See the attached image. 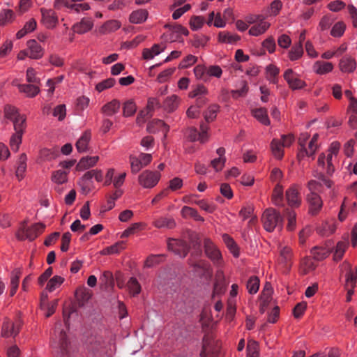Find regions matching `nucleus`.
<instances>
[{"mask_svg": "<svg viewBox=\"0 0 357 357\" xmlns=\"http://www.w3.org/2000/svg\"><path fill=\"white\" fill-rule=\"evenodd\" d=\"M128 287L134 296L138 294L141 290L140 284L135 278H130L128 282Z\"/></svg>", "mask_w": 357, "mask_h": 357, "instance_id": "53", "label": "nucleus"}, {"mask_svg": "<svg viewBox=\"0 0 357 357\" xmlns=\"http://www.w3.org/2000/svg\"><path fill=\"white\" fill-rule=\"evenodd\" d=\"M100 280L105 286H113L114 284L113 274L112 272L104 271Z\"/></svg>", "mask_w": 357, "mask_h": 357, "instance_id": "58", "label": "nucleus"}, {"mask_svg": "<svg viewBox=\"0 0 357 357\" xmlns=\"http://www.w3.org/2000/svg\"><path fill=\"white\" fill-rule=\"evenodd\" d=\"M211 338L205 335L203 338V344H202V350L200 352V357H206L208 352H210L211 349Z\"/></svg>", "mask_w": 357, "mask_h": 357, "instance_id": "49", "label": "nucleus"}, {"mask_svg": "<svg viewBox=\"0 0 357 357\" xmlns=\"http://www.w3.org/2000/svg\"><path fill=\"white\" fill-rule=\"evenodd\" d=\"M261 221L264 229L272 232L276 227H282L283 218L275 209L268 208L264 212Z\"/></svg>", "mask_w": 357, "mask_h": 357, "instance_id": "1", "label": "nucleus"}, {"mask_svg": "<svg viewBox=\"0 0 357 357\" xmlns=\"http://www.w3.org/2000/svg\"><path fill=\"white\" fill-rule=\"evenodd\" d=\"M45 228V225L43 223H36L28 227L26 230L27 239L33 241L43 232Z\"/></svg>", "mask_w": 357, "mask_h": 357, "instance_id": "20", "label": "nucleus"}, {"mask_svg": "<svg viewBox=\"0 0 357 357\" xmlns=\"http://www.w3.org/2000/svg\"><path fill=\"white\" fill-rule=\"evenodd\" d=\"M91 134L89 130L85 131L76 143V148L79 152H84L87 149L88 144L91 139Z\"/></svg>", "mask_w": 357, "mask_h": 357, "instance_id": "25", "label": "nucleus"}, {"mask_svg": "<svg viewBox=\"0 0 357 357\" xmlns=\"http://www.w3.org/2000/svg\"><path fill=\"white\" fill-rule=\"evenodd\" d=\"M181 215L184 218L191 217L197 221L203 222L204 218L199 215L197 211L193 208L189 206H183L181 209Z\"/></svg>", "mask_w": 357, "mask_h": 357, "instance_id": "34", "label": "nucleus"}, {"mask_svg": "<svg viewBox=\"0 0 357 357\" xmlns=\"http://www.w3.org/2000/svg\"><path fill=\"white\" fill-rule=\"evenodd\" d=\"M240 36L236 34L231 33L228 31H220L218 34L219 41L234 44L240 40Z\"/></svg>", "mask_w": 357, "mask_h": 357, "instance_id": "33", "label": "nucleus"}, {"mask_svg": "<svg viewBox=\"0 0 357 357\" xmlns=\"http://www.w3.org/2000/svg\"><path fill=\"white\" fill-rule=\"evenodd\" d=\"M303 53V45L301 43H298L295 46L292 47L291 51L289 52V59L291 61H295L298 59Z\"/></svg>", "mask_w": 357, "mask_h": 357, "instance_id": "48", "label": "nucleus"}, {"mask_svg": "<svg viewBox=\"0 0 357 357\" xmlns=\"http://www.w3.org/2000/svg\"><path fill=\"white\" fill-rule=\"evenodd\" d=\"M146 130L150 133H155L161 130L166 135L169 131V126L160 119H153L148 123Z\"/></svg>", "mask_w": 357, "mask_h": 357, "instance_id": "15", "label": "nucleus"}, {"mask_svg": "<svg viewBox=\"0 0 357 357\" xmlns=\"http://www.w3.org/2000/svg\"><path fill=\"white\" fill-rule=\"evenodd\" d=\"M252 113L253 116L262 124L266 126L270 124V120L268 117L266 109L263 107L257 108L253 109Z\"/></svg>", "mask_w": 357, "mask_h": 357, "instance_id": "30", "label": "nucleus"}, {"mask_svg": "<svg viewBox=\"0 0 357 357\" xmlns=\"http://www.w3.org/2000/svg\"><path fill=\"white\" fill-rule=\"evenodd\" d=\"M317 265L315 264L314 259L310 257H305L302 260L301 262V272L303 274L305 275L310 271H312L315 269Z\"/></svg>", "mask_w": 357, "mask_h": 357, "instance_id": "35", "label": "nucleus"}, {"mask_svg": "<svg viewBox=\"0 0 357 357\" xmlns=\"http://www.w3.org/2000/svg\"><path fill=\"white\" fill-rule=\"evenodd\" d=\"M130 167L131 172L133 174H137L139 170L143 168V165H142L140 160L138 158L130 155Z\"/></svg>", "mask_w": 357, "mask_h": 357, "instance_id": "55", "label": "nucleus"}, {"mask_svg": "<svg viewBox=\"0 0 357 357\" xmlns=\"http://www.w3.org/2000/svg\"><path fill=\"white\" fill-rule=\"evenodd\" d=\"M148 16V12L146 10L140 9L133 11L130 15V21L132 23L140 24L144 22Z\"/></svg>", "mask_w": 357, "mask_h": 357, "instance_id": "29", "label": "nucleus"}, {"mask_svg": "<svg viewBox=\"0 0 357 357\" xmlns=\"http://www.w3.org/2000/svg\"><path fill=\"white\" fill-rule=\"evenodd\" d=\"M307 201L309 204V213L316 215L321 211L323 202L319 194L309 193L307 195Z\"/></svg>", "mask_w": 357, "mask_h": 357, "instance_id": "9", "label": "nucleus"}, {"mask_svg": "<svg viewBox=\"0 0 357 357\" xmlns=\"http://www.w3.org/2000/svg\"><path fill=\"white\" fill-rule=\"evenodd\" d=\"M312 252L315 259L322 260L329 255L331 250L329 248H327L315 247L313 248Z\"/></svg>", "mask_w": 357, "mask_h": 357, "instance_id": "39", "label": "nucleus"}, {"mask_svg": "<svg viewBox=\"0 0 357 357\" xmlns=\"http://www.w3.org/2000/svg\"><path fill=\"white\" fill-rule=\"evenodd\" d=\"M160 176L161 175L158 172L146 170L139 176L138 181L144 188H151L157 185Z\"/></svg>", "mask_w": 357, "mask_h": 357, "instance_id": "2", "label": "nucleus"}, {"mask_svg": "<svg viewBox=\"0 0 357 357\" xmlns=\"http://www.w3.org/2000/svg\"><path fill=\"white\" fill-rule=\"evenodd\" d=\"M204 23V18L201 16H194L190 19V25L192 30H198Z\"/></svg>", "mask_w": 357, "mask_h": 357, "instance_id": "56", "label": "nucleus"}, {"mask_svg": "<svg viewBox=\"0 0 357 357\" xmlns=\"http://www.w3.org/2000/svg\"><path fill=\"white\" fill-rule=\"evenodd\" d=\"M307 188L310 191V193L318 194L321 192V182L315 180H310L307 183Z\"/></svg>", "mask_w": 357, "mask_h": 357, "instance_id": "60", "label": "nucleus"}, {"mask_svg": "<svg viewBox=\"0 0 357 357\" xmlns=\"http://www.w3.org/2000/svg\"><path fill=\"white\" fill-rule=\"evenodd\" d=\"M59 349L63 357L70 356L69 342L67 335L63 331H60L59 340Z\"/></svg>", "mask_w": 357, "mask_h": 357, "instance_id": "17", "label": "nucleus"}, {"mask_svg": "<svg viewBox=\"0 0 357 357\" xmlns=\"http://www.w3.org/2000/svg\"><path fill=\"white\" fill-rule=\"evenodd\" d=\"M222 239L233 255L235 257H238L239 255L238 247L233 238H231L228 234H225L222 235Z\"/></svg>", "mask_w": 357, "mask_h": 357, "instance_id": "36", "label": "nucleus"}, {"mask_svg": "<svg viewBox=\"0 0 357 357\" xmlns=\"http://www.w3.org/2000/svg\"><path fill=\"white\" fill-rule=\"evenodd\" d=\"M219 105L216 104L211 105L208 107V109L204 113V118L207 122L213 121L215 118L218 112L219 111Z\"/></svg>", "mask_w": 357, "mask_h": 357, "instance_id": "43", "label": "nucleus"}, {"mask_svg": "<svg viewBox=\"0 0 357 357\" xmlns=\"http://www.w3.org/2000/svg\"><path fill=\"white\" fill-rule=\"evenodd\" d=\"M356 61L351 56H345L340 61V68L344 73H351L356 69Z\"/></svg>", "mask_w": 357, "mask_h": 357, "instance_id": "19", "label": "nucleus"}, {"mask_svg": "<svg viewBox=\"0 0 357 357\" xmlns=\"http://www.w3.org/2000/svg\"><path fill=\"white\" fill-rule=\"evenodd\" d=\"M249 23H256L249 30V34L258 36L264 33L270 26V23L264 22L261 15H257L248 21Z\"/></svg>", "mask_w": 357, "mask_h": 357, "instance_id": "4", "label": "nucleus"}, {"mask_svg": "<svg viewBox=\"0 0 357 357\" xmlns=\"http://www.w3.org/2000/svg\"><path fill=\"white\" fill-rule=\"evenodd\" d=\"M14 12L10 9H3L0 11V26H3L12 23L15 20Z\"/></svg>", "mask_w": 357, "mask_h": 357, "instance_id": "28", "label": "nucleus"}, {"mask_svg": "<svg viewBox=\"0 0 357 357\" xmlns=\"http://www.w3.org/2000/svg\"><path fill=\"white\" fill-rule=\"evenodd\" d=\"M13 84L18 87L21 93H24L29 98H33L40 92V88L38 84H17L16 81H13Z\"/></svg>", "mask_w": 357, "mask_h": 357, "instance_id": "11", "label": "nucleus"}, {"mask_svg": "<svg viewBox=\"0 0 357 357\" xmlns=\"http://www.w3.org/2000/svg\"><path fill=\"white\" fill-rule=\"evenodd\" d=\"M284 78L292 90L301 89L306 86L305 82L299 79L298 75L290 68L285 70Z\"/></svg>", "mask_w": 357, "mask_h": 357, "instance_id": "6", "label": "nucleus"}, {"mask_svg": "<svg viewBox=\"0 0 357 357\" xmlns=\"http://www.w3.org/2000/svg\"><path fill=\"white\" fill-rule=\"evenodd\" d=\"M64 281V278L59 276L55 275L52 279L49 280V282L47 284L46 289L52 292L54 291L56 288H58Z\"/></svg>", "mask_w": 357, "mask_h": 357, "instance_id": "46", "label": "nucleus"}, {"mask_svg": "<svg viewBox=\"0 0 357 357\" xmlns=\"http://www.w3.org/2000/svg\"><path fill=\"white\" fill-rule=\"evenodd\" d=\"M98 156H88L82 158L77 165V170H84L94 166L98 161Z\"/></svg>", "mask_w": 357, "mask_h": 357, "instance_id": "22", "label": "nucleus"}, {"mask_svg": "<svg viewBox=\"0 0 357 357\" xmlns=\"http://www.w3.org/2000/svg\"><path fill=\"white\" fill-rule=\"evenodd\" d=\"M248 356L257 357L258 356V344L255 341H249L247 346Z\"/></svg>", "mask_w": 357, "mask_h": 357, "instance_id": "61", "label": "nucleus"}, {"mask_svg": "<svg viewBox=\"0 0 357 357\" xmlns=\"http://www.w3.org/2000/svg\"><path fill=\"white\" fill-rule=\"evenodd\" d=\"M29 57L33 59H38L43 55V50L40 45L35 40H30L27 42Z\"/></svg>", "mask_w": 357, "mask_h": 357, "instance_id": "14", "label": "nucleus"}, {"mask_svg": "<svg viewBox=\"0 0 357 357\" xmlns=\"http://www.w3.org/2000/svg\"><path fill=\"white\" fill-rule=\"evenodd\" d=\"M14 130L15 133L24 134V130L26 127V117L24 115L14 120L13 121Z\"/></svg>", "mask_w": 357, "mask_h": 357, "instance_id": "40", "label": "nucleus"}, {"mask_svg": "<svg viewBox=\"0 0 357 357\" xmlns=\"http://www.w3.org/2000/svg\"><path fill=\"white\" fill-rule=\"evenodd\" d=\"M314 70L320 75L331 72L333 68V65L331 62L318 61L314 64Z\"/></svg>", "mask_w": 357, "mask_h": 357, "instance_id": "26", "label": "nucleus"}, {"mask_svg": "<svg viewBox=\"0 0 357 357\" xmlns=\"http://www.w3.org/2000/svg\"><path fill=\"white\" fill-rule=\"evenodd\" d=\"M115 84V79L114 78H108L107 79H105L100 82H99L96 86V89L99 92H101L107 89H109L114 86Z\"/></svg>", "mask_w": 357, "mask_h": 357, "instance_id": "54", "label": "nucleus"}, {"mask_svg": "<svg viewBox=\"0 0 357 357\" xmlns=\"http://www.w3.org/2000/svg\"><path fill=\"white\" fill-rule=\"evenodd\" d=\"M345 30V24L342 22H337L332 28L331 34L334 37H340Z\"/></svg>", "mask_w": 357, "mask_h": 357, "instance_id": "52", "label": "nucleus"}, {"mask_svg": "<svg viewBox=\"0 0 357 357\" xmlns=\"http://www.w3.org/2000/svg\"><path fill=\"white\" fill-rule=\"evenodd\" d=\"M283 146L281 144V142L279 139H273L271 143V149L273 155L277 159H282L283 157Z\"/></svg>", "mask_w": 357, "mask_h": 357, "instance_id": "32", "label": "nucleus"}, {"mask_svg": "<svg viewBox=\"0 0 357 357\" xmlns=\"http://www.w3.org/2000/svg\"><path fill=\"white\" fill-rule=\"evenodd\" d=\"M207 93V89L204 85H198L189 93V97L194 98L199 96H203Z\"/></svg>", "mask_w": 357, "mask_h": 357, "instance_id": "59", "label": "nucleus"}, {"mask_svg": "<svg viewBox=\"0 0 357 357\" xmlns=\"http://www.w3.org/2000/svg\"><path fill=\"white\" fill-rule=\"evenodd\" d=\"M179 98L176 95H172L166 98L163 102L162 107L168 112H172L176 109L178 106Z\"/></svg>", "mask_w": 357, "mask_h": 357, "instance_id": "23", "label": "nucleus"}, {"mask_svg": "<svg viewBox=\"0 0 357 357\" xmlns=\"http://www.w3.org/2000/svg\"><path fill=\"white\" fill-rule=\"evenodd\" d=\"M348 243L347 242H338L335 249L333 259L336 261L340 260L347 248Z\"/></svg>", "mask_w": 357, "mask_h": 357, "instance_id": "41", "label": "nucleus"}, {"mask_svg": "<svg viewBox=\"0 0 357 357\" xmlns=\"http://www.w3.org/2000/svg\"><path fill=\"white\" fill-rule=\"evenodd\" d=\"M279 263L283 265L287 269H289L292 264V252L289 247L284 246L280 248Z\"/></svg>", "mask_w": 357, "mask_h": 357, "instance_id": "13", "label": "nucleus"}, {"mask_svg": "<svg viewBox=\"0 0 357 357\" xmlns=\"http://www.w3.org/2000/svg\"><path fill=\"white\" fill-rule=\"evenodd\" d=\"M19 331L18 327H16L8 319H6L2 325L1 336L3 337H15L18 334Z\"/></svg>", "mask_w": 357, "mask_h": 357, "instance_id": "16", "label": "nucleus"}, {"mask_svg": "<svg viewBox=\"0 0 357 357\" xmlns=\"http://www.w3.org/2000/svg\"><path fill=\"white\" fill-rule=\"evenodd\" d=\"M120 106V102L116 99H114L102 106V112L106 116H112L118 112Z\"/></svg>", "mask_w": 357, "mask_h": 357, "instance_id": "21", "label": "nucleus"}, {"mask_svg": "<svg viewBox=\"0 0 357 357\" xmlns=\"http://www.w3.org/2000/svg\"><path fill=\"white\" fill-rule=\"evenodd\" d=\"M337 157H335V155H332L328 153L326 156V164H327V169L326 174L329 176L332 175L335 171L334 168V162L335 161Z\"/></svg>", "mask_w": 357, "mask_h": 357, "instance_id": "57", "label": "nucleus"}, {"mask_svg": "<svg viewBox=\"0 0 357 357\" xmlns=\"http://www.w3.org/2000/svg\"><path fill=\"white\" fill-rule=\"evenodd\" d=\"M286 215L288 219L287 228L289 231H293L296 228V213L294 211L287 208Z\"/></svg>", "mask_w": 357, "mask_h": 357, "instance_id": "50", "label": "nucleus"}, {"mask_svg": "<svg viewBox=\"0 0 357 357\" xmlns=\"http://www.w3.org/2000/svg\"><path fill=\"white\" fill-rule=\"evenodd\" d=\"M137 110V107L132 100L124 102L123 107V115L126 117L132 116Z\"/></svg>", "mask_w": 357, "mask_h": 357, "instance_id": "42", "label": "nucleus"}, {"mask_svg": "<svg viewBox=\"0 0 357 357\" xmlns=\"http://www.w3.org/2000/svg\"><path fill=\"white\" fill-rule=\"evenodd\" d=\"M153 225L157 228L172 229L175 227L176 223L173 218L167 217H161L156 219L153 222Z\"/></svg>", "mask_w": 357, "mask_h": 357, "instance_id": "27", "label": "nucleus"}, {"mask_svg": "<svg viewBox=\"0 0 357 357\" xmlns=\"http://www.w3.org/2000/svg\"><path fill=\"white\" fill-rule=\"evenodd\" d=\"M4 115L6 118L12 121L22 116L19 113L18 109L16 107L11 105H6L5 107Z\"/></svg>", "mask_w": 357, "mask_h": 357, "instance_id": "38", "label": "nucleus"}, {"mask_svg": "<svg viewBox=\"0 0 357 357\" xmlns=\"http://www.w3.org/2000/svg\"><path fill=\"white\" fill-rule=\"evenodd\" d=\"M40 11L43 22L46 27L48 29L54 28L58 22V17L55 12L51 9L45 8H41Z\"/></svg>", "mask_w": 357, "mask_h": 357, "instance_id": "10", "label": "nucleus"}, {"mask_svg": "<svg viewBox=\"0 0 357 357\" xmlns=\"http://www.w3.org/2000/svg\"><path fill=\"white\" fill-rule=\"evenodd\" d=\"M273 202L276 206H283V188L278 184L273 190Z\"/></svg>", "mask_w": 357, "mask_h": 357, "instance_id": "37", "label": "nucleus"}, {"mask_svg": "<svg viewBox=\"0 0 357 357\" xmlns=\"http://www.w3.org/2000/svg\"><path fill=\"white\" fill-rule=\"evenodd\" d=\"M313 176L317 178L319 182H321V185H325L328 188H332V185H333V181L327 178L323 173L315 172Z\"/></svg>", "mask_w": 357, "mask_h": 357, "instance_id": "62", "label": "nucleus"}, {"mask_svg": "<svg viewBox=\"0 0 357 357\" xmlns=\"http://www.w3.org/2000/svg\"><path fill=\"white\" fill-rule=\"evenodd\" d=\"M22 134L15 132L12 135L10 139V146L13 151L17 152L19 150L22 143Z\"/></svg>", "mask_w": 357, "mask_h": 357, "instance_id": "47", "label": "nucleus"}, {"mask_svg": "<svg viewBox=\"0 0 357 357\" xmlns=\"http://www.w3.org/2000/svg\"><path fill=\"white\" fill-rule=\"evenodd\" d=\"M102 342L101 337H91L89 341V344L87 346V349L89 352H91L93 355H95V353L99 351V349L100 348Z\"/></svg>", "mask_w": 357, "mask_h": 357, "instance_id": "44", "label": "nucleus"}, {"mask_svg": "<svg viewBox=\"0 0 357 357\" xmlns=\"http://www.w3.org/2000/svg\"><path fill=\"white\" fill-rule=\"evenodd\" d=\"M164 257V255H150L145 261L144 266L148 268L151 267L155 264L160 263V259Z\"/></svg>", "mask_w": 357, "mask_h": 357, "instance_id": "64", "label": "nucleus"}, {"mask_svg": "<svg viewBox=\"0 0 357 357\" xmlns=\"http://www.w3.org/2000/svg\"><path fill=\"white\" fill-rule=\"evenodd\" d=\"M204 248L206 255L213 262V264L217 266L220 265L222 263L221 253L209 238L204 239Z\"/></svg>", "mask_w": 357, "mask_h": 357, "instance_id": "3", "label": "nucleus"}, {"mask_svg": "<svg viewBox=\"0 0 357 357\" xmlns=\"http://www.w3.org/2000/svg\"><path fill=\"white\" fill-rule=\"evenodd\" d=\"M344 265L347 268V271L345 275V289H348L349 287L354 289L357 283V266L352 268L349 264H345Z\"/></svg>", "mask_w": 357, "mask_h": 357, "instance_id": "12", "label": "nucleus"}, {"mask_svg": "<svg viewBox=\"0 0 357 357\" xmlns=\"http://www.w3.org/2000/svg\"><path fill=\"white\" fill-rule=\"evenodd\" d=\"M26 155L24 153L20 155L18 161V165L15 172V176L19 181L24 178V174L26 169Z\"/></svg>", "mask_w": 357, "mask_h": 357, "instance_id": "31", "label": "nucleus"}, {"mask_svg": "<svg viewBox=\"0 0 357 357\" xmlns=\"http://www.w3.org/2000/svg\"><path fill=\"white\" fill-rule=\"evenodd\" d=\"M93 26V22L90 18H83L79 22L74 24L73 28L75 32L83 34L90 31Z\"/></svg>", "mask_w": 357, "mask_h": 357, "instance_id": "18", "label": "nucleus"}, {"mask_svg": "<svg viewBox=\"0 0 357 357\" xmlns=\"http://www.w3.org/2000/svg\"><path fill=\"white\" fill-rule=\"evenodd\" d=\"M195 203L197 206H199L202 210L210 213H213L216 208L215 204H213V203H208L204 199L195 201Z\"/></svg>", "mask_w": 357, "mask_h": 357, "instance_id": "51", "label": "nucleus"}, {"mask_svg": "<svg viewBox=\"0 0 357 357\" xmlns=\"http://www.w3.org/2000/svg\"><path fill=\"white\" fill-rule=\"evenodd\" d=\"M201 132L195 128L188 129V138L191 142L199 141L201 143H205L208 140L207 130L208 127L204 124L200 126Z\"/></svg>", "mask_w": 357, "mask_h": 357, "instance_id": "8", "label": "nucleus"}, {"mask_svg": "<svg viewBox=\"0 0 357 357\" xmlns=\"http://www.w3.org/2000/svg\"><path fill=\"white\" fill-rule=\"evenodd\" d=\"M26 81L29 84H38L40 83V79L36 77V71L32 68H29L26 70Z\"/></svg>", "mask_w": 357, "mask_h": 357, "instance_id": "63", "label": "nucleus"}, {"mask_svg": "<svg viewBox=\"0 0 357 357\" xmlns=\"http://www.w3.org/2000/svg\"><path fill=\"white\" fill-rule=\"evenodd\" d=\"M167 247L169 250L182 258L187 256L190 250L188 244L182 240L170 239L168 241Z\"/></svg>", "mask_w": 357, "mask_h": 357, "instance_id": "5", "label": "nucleus"}, {"mask_svg": "<svg viewBox=\"0 0 357 357\" xmlns=\"http://www.w3.org/2000/svg\"><path fill=\"white\" fill-rule=\"evenodd\" d=\"M299 190L300 187L296 184H294L286 191V199L288 204L291 207H298L301 203Z\"/></svg>", "mask_w": 357, "mask_h": 357, "instance_id": "7", "label": "nucleus"}, {"mask_svg": "<svg viewBox=\"0 0 357 357\" xmlns=\"http://www.w3.org/2000/svg\"><path fill=\"white\" fill-rule=\"evenodd\" d=\"M259 287V279L257 276H252L247 282V289L251 294H256Z\"/></svg>", "mask_w": 357, "mask_h": 357, "instance_id": "45", "label": "nucleus"}, {"mask_svg": "<svg viewBox=\"0 0 357 357\" xmlns=\"http://www.w3.org/2000/svg\"><path fill=\"white\" fill-rule=\"evenodd\" d=\"M68 172L59 169L52 172L51 180L55 185H63L68 181Z\"/></svg>", "mask_w": 357, "mask_h": 357, "instance_id": "24", "label": "nucleus"}]
</instances>
